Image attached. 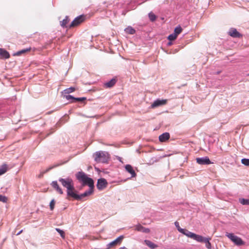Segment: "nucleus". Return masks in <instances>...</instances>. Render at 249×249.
I'll list each match as a JSON object with an SVG mask.
<instances>
[{
    "label": "nucleus",
    "mask_w": 249,
    "mask_h": 249,
    "mask_svg": "<svg viewBox=\"0 0 249 249\" xmlns=\"http://www.w3.org/2000/svg\"><path fill=\"white\" fill-rule=\"evenodd\" d=\"M22 231H23L22 230H21V231H18V233H17V235H19V234H20L22 232Z\"/></svg>",
    "instance_id": "41"
},
{
    "label": "nucleus",
    "mask_w": 249,
    "mask_h": 249,
    "mask_svg": "<svg viewBox=\"0 0 249 249\" xmlns=\"http://www.w3.org/2000/svg\"><path fill=\"white\" fill-rule=\"evenodd\" d=\"M107 182L106 179L104 178H100L97 180V188L99 190H102L107 187Z\"/></svg>",
    "instance_id": "7"
},
{
    "label": "nucleus",
    "mask_w": 249,
    "mask_h": 249,
    "mask_svg": "<svg viewBox=\"0 0 249 249\" xmlns=\"http://www.w3.org/2000/svg\"><path fill=\"white\" fill-rule=\"evenodd\" d=\"M123 238H124L123 236H122V235L120 236L117 238H116L115 240H114V241H113L111 242L110 243H109V244H108L107 245V249L112 248L114 246H116L118 244L120 243L121 242L122 239H123Z\"/></svg>",
    "instance_id": "8"
},
{
    "label": "nucleus",
    "mask_w": 249,
    "mask_h": 249,
    "mask_svg": "<svg viewBox=\"0 0 249 249\" xmlns=\"http://www.w3.org/2000/svg\"><path fill=\"white\" fill-rule=\"evenodd\" d=\"M196 161L200 165H209L212 163L208 157L197 158Z\"/></svg>",
    "instance_id": "6"
},
{
    "label": "nucleus",
    "mask_w": 249,
    "mask_h": 249,
    "mask_svg": "<svg viewBox=\"0 0 249 249\" xmlns=\"http://www.w3.org/2000/svg\"><path fill=\"white\" fill-rule=\"evenodd\" d=\"M8 169L7 164H3L0 167V176L4 174L6 172Z\"/></svg>",
    "instance_id": "22"
},
{
    "label": "nucleus",
    "mask_w": 249,
    "mask_h": 249,
    "mask_svg": "<svg viewBox=\"0 0 249 249\" xmlns=\"http://www.w3.org/2000/svg\"><path fill=\"white\" fill-rule=\"evenodd\" d=\"M85 20L84 15H80L74 18L70 25V27H74L81 24Z\"/></svg>",
    "instance_id": "5"
},
{
    "label": "nucleus",
    "mask_w": 249,
    "mask_h": 249,
    "mask_svg": "<svg viewBox=\"0 0 249 249\" xmlns=\"http://www.w3.org/2000/svg\"><path fill=\"white\" fill-rule=\"evenodd\" d=\"M75 90V88H74V87H70V88H67V89H64L62 92V93L63 94H69V93H71L74 91Z\"/></svg>",
    "instance_id": "23"
},
{
    "label": "nucleus",
    "mask_w": 249,
    "mask_h": 249,
    "mask_svg": "<svg viewBox=\"0 0 249 249\" xmlns=\"http://www.w3.org/2000/svg\"><path fill=\"white\" fill-rule=\"evenodd\" d=\"M89 189L87 191H86L84 193L79 195L77 194V191L75 190L73 196L71 198L77 200H80L83 197L88 196L90 195H91L93 192V189L94 186H89Z\"/></svg>",
    "instance_id": "4"
},
{
    "label": "nucleus",
    "mask_w": 249,
    "mask_h": 249,
    "mask_svg": "<svg viewBox=\"0 0 249 249\" xmlns=\"http://www.w3.org/2000/svg\"><path fill=\"white\" fill-rule=\"evenodd\" d=\"M135 230L138 231L145 233H148L150 231L149 229L145 228L140 224H138L136 226Z\"/></svg>",
    "instance_id": "11"
},
{
    "label": "nucleus",
    "mask_w": 249,
    "mask_h": 249,
    "mask_svg": "<svg viewBox=\"0 0 249 249\" xmlns=\"http://www.w3.org/2000/svg\"><path fill=\"white\" fill-rule=\"evenodd\" d=\"M57 165H56V166H57ZM54 167V166H52V167H50L49 168H48V169H47L44 172H43V174H44L48 171H49L50 170L52 169Z\"/></svg>",
    "instance_id": "39"
},
{
    "label": "nucleus",
    "mask_w": 249,
    "mask_h": 249,
    "mask_svg": "<svg viewBox=\"0 0 249 249\" xmlns=\"http://www.w3.org/2000/svg\"><path fill=\"white\" fill-rule=\"evenodd\" d=\"M206 238V237H203L201 235L196 234L195 233L193 239L198 242L203 243L204 242Z\"/></svg>",
    "instance_id": "15"
},
{
    "label": "nucleus",
    "mask_w": 249,
    "mask_h": 249,
    "mask_svg": "<svg viewBox=\"0 0 249 249\" xmlns=\"http://www.w3.org/2000/svg\"><path fill=\"white\" fill-rule=\"evenodd\" d=\"M177 36H178L176 34H175L174 33H173V34H170L168 36L167 38L169 41H172L175 40L177 38Z\"/></svg>",
    "instance_id": "31"
},
{
    "label": "nucleus",
    "mask_w": 249,
    "mask_h": 249,
    "mask_svg": "<svg viewBox=\"0 0 249 249\" xmlns=\"http://www.w3.org/2000/svg\"><path fill=\"white\" fill-rule=\"evenodd\" d=\"M63 121V119H60V121L56 123V126L60 127L61 126V122H62Z\"/></svg>",
    "instance_id": "40"
},
{
    "label": "nucleus",
    "mask_w": 249,
    "mask_h": 249,
    "mask_svg": "<svg viewBox=\"0 0 249 249\" xmlns=\"http://www.w3.org/2000/svg\"><path fill=\"white\" fill-rule=\"evenodd\" d=\"M64 97L67 100H71V103H74V101L75 100V98L74 97H73V96L72 95H66V94H64Z\"/></svg>",
    "instance_id": "30"
},
{
    "label": "nucleus",
    "mask_w": 249,
    "mask_h": 249,
    "mask_svg": "<svg viewBox=\"0 0 249 249\" xmlns=\"http://www.w3.org/2000/svg\"><path fill=\"white\" fill-rule=\"evenodd\" d=\"M144 242L148 247L152 249H156L158 247V245L148 240H145Z\"/></svg>",
    "instance_id": "18"
},
{
    "label": "nucleus",
    "mask_w": 249,
    "mask_h": 249,
    "mask_svg": "<svg viewBox=\"0 0 249 249\" xmlns=\"http://www.w3.org/2000/svg\"><path fill=\"white\" fill-rule=\"evenodd\" d=\"M229 35L233 37H239L241 36V34L234 28H231L230 30Z\"/></svg>",
    "instance_id": "13"
},
{
    "label": "nucleus",
    "mask_w": 249,
    "mask_h": 249,
    "mask_svg": "<svg viewBox=\"0 0 249 249\" xmlns=\"http://www.w3.org/2000/svg\"><path fill=\"white\" fill-rule=\"evenodd\" d=\"M93 158L94 160L98 163H107L109 159L110 155L107 152L99 151L94 153Z\"/></svg>",
    "instance_id": "3"
},
{
    "label": "nucleus",
    "mask_w": 249,
    "mask_h": 249,
    "mask_svg": "<svg viewBox=\"0 0 249 249\" xmlns=\"http://www.w3.org/2000/svg\"><path fill=\"white\" fill-rule=\"evenodd\" d=\"M119 158V160L121 161V158Z\"/></svg>",
    "instance_id": "44"
},
{
    "label": "nucleus",
    "mask_w": 249,
    "mask_h": 249,
    "mask_svg": "<svg viewBox=\"0 0 249 249\" xmlns=\"http://www.w3.org/2000/svg\"><path fill=\"white\" fill-rule=\"evenodd\" d=\"M226 236L228 237L232 242L236 236V235H235L233 233L229 232H226Z\"/></svg>",
    "instance_id": "32"
},
{
    "label": "nucleus",
    "mask_w": 249,
    "mask_h": 249,
    "mask_svg": "<svg viewBox=\"0 0 249 249\" xmlns=\"http://www.w3.org/2000/svg\"><path fill=\"white\" fill-rule=\"evenodd\" d=\"M175 225L179 232L181 233L182 231H183L184 229L181 228L180 227L178 221H176L175 222Z\"/></svg>",
    "instance_id": "33"
},
{
    "label": "nucleus",
    "mask_w": 249,
    "mask_h": 249,
    "mask_svg": "<svg viewBox=\"0 0 249 249\" xmlns=\"http://www.w3.org/2000/svg\"><path fill=\"white\" fill-rule=\"evenodd\" d=\"M239 202L243 205H249V199L246 198H240Z\"/></svg>",
    "instance_id": "27"
},
{
    "label": "nucleus",
    "mask_w": 249,
    "mask_h": 249,
    "mask_svg": "<svg viewBox=\"0 0 249 249\" xmlns=\"http://www.w3.org/2000/svg\"><path fill=\"white\" fill-rule=\"evenodd\" d=\"M182 30L181 26L178 25L175 28L174 33L178 36L182 32Z\"/></svg>",
    "instance_id": "25"
},
{
    "label": "nucleus",
    "mask_w": 249,
    "mask_h": 249,
    "mask_svg": "<svg viewBox=\"0 0 249 249\" xmlns=\"http://www.w3.org/2000/svg\"><path fill=\"white\" fill-rule=\"evenodd\" d=\"M7 200V198L5 196L0 195V201L6 202Z\"/></svg>",
    "instance_id": "38"
},
{
    "label": "nucleus",
    "mask_w": 249,
    "mask_h": 249,
    "mask_svg": "<svg viewBox=\"0 0 249 249\" xmlns=\"http://www.w3.org/2000/svg\"><path fill=\"white\" fill-rule=\"evenodd\" d=\"M86 100V97H75V100L73 102H74V103L77 102H82Z\"/></svg>",
    "instance_id": "35"
},
{
    "label": "nucleus",
    "mask_w": 249,
    "mask_h": 249,
    "mask_svg": "<svg viewBox=\"0 0 249 249\" xmlns=\"http://www.w3.org/2000/svg\"><path fill=\"white\" fill-rule=\"evenodd\" d=\"M116 82V80L114 78L111 79L108 82L105 83V86L107 88H111L113 87Z\"/></svg>",
    "instance_id": "21"
},
{
    "label": "nucleus",
    "mask_w": 249,
    "mask_h": 249,
    "mask_svg": "<svg viewBox=\"0 0 249 249\" xmlns=\"http://www.w3.org/2000/svg\"><path fill=\"white\" fill-rule=\"evenodd\" d=\"M77 179L82 183V186H94L92 178L88 177L87 175L82 171L77 172L76 175Z\"/></svg>",
    "instance_id": "2"
},
{
    "label": "nucleus",
    "mask_w": 249,
    "mask_h": 249,
    "mask_svg": "<svg viewBox=\"0 0 249 249\" xmlns=\"http://www.w3.org/2000/svg\"><path fill=\"white\" fill-rule=\"evenodd\" d=\"M31 50V48H29L21 50L17 52L16 53L14 54L15 55L19 56L22 53H24L28 51H30Z\"/></svg>",
    "instance_id": "24"
},
{
    "label": "nucleus",
    "mask_w": 249,
    "mask_h": 249,
    "mask_svg": "<svg viewBox=\"0 0 249 249\" xmlns=\"http://www.w3.org/2000/svg\"><path fill=\"white\" fill-rule=\"evenodd\" d=\"M148 17L150 20L152 22L155 21L157 18L156 16L152 12L148 14Z\"/></svg>",
    "instance_id": "28"
},
{
    "label": "nucleus",
    "mask_w": 249,
    "mask_h": 249,
    "mask_svg": "<svg viewBox=\"0 0 249 249\" xmlns=\"http://www.w3.org/2000/svg\"><path fill=\"white\" fill-rule=\"evenodd\" d=\"M241 163L246 166L249 165V159L244 158L241 160Z\"/></svg>",
    "instance_id": "34"
},
{
    "label": "nucleus",
    "mask_w": 249,
    "mask_h": 249,
    "mask_svg": "<svg viewBox=\"0 0 249 249\" xmlns=\"http://www.w3.org/2000/svg\"><path fill=\"white\" fill-rule=\"evenodd\" d=\"M69 20L68 18V17L66 16L65 17V18L62 21H61V26L62 27H65L66 26V24L69 22Z\"/></svg>",
    "instance_id": "29"
},
{
    "label": "nucleus",
    "mask_w": 249,
    "mask_h": 249,
    "mask_svg": "<svg viewBox=\"0 0 249 249\" xmlns=\"http://www.w3.org/2000/svg\"><path fill=\"white\" fill-rule=\"evenodd\" d=\"M172 42H171V41H170V42H169L168 43V45H172Z\"/></svg>",
    "instance_id": "43"
},
{
    "label": "nucleus",
    "mask_w": 249,
    "mask_h": 249,
    "mask_svg": "<svg viewBox=\"0 0 249 249\" xmlns=\"http://www.w3.org/2000/svg\"><path fill=\"white\" fill-rule=\"evenodd\" d=\"M0 56L5 59L10 57L9 53L5 50L1 48H0Z\"/></svg>",
    "instance_id": "16"
},
{
    "label": "nucleus",
    "mask_w": 249,
    "mask_h": 249,
    "mask_svg": "<svg viewBox=\"0 0 249 249\" xmlns=\"http://www.w3.org/2000/svg\"><path fill=\"white\" fill-rule=\"evenodd\" d=\"M232 242L237 246H241L244 244V242L242 239L236 235Z\"/></svg>",
    "instance_id": "17"
},
{
    "label": "nucleus",
    "mask_w": 249,
    "mask_h": 249,
    "mask_svg": "<svg viewBox=\"0 0 249 249\" xmlns=\"http://www.w3.org/2000/svg\"><path fill=\"white\" fill-rule=\"evenodd\" d=\"M170 138V134L168 132H165L159 136V141L161 142H165Z\"/></svg>",
    "instance_id": "14"
},
{
    "label": "nucleus",
    "mask_w": 249,
    "mask_h": 249,
    "mask_svg": "<svg viewBox=\"0 0 249 249\" xmlns=\"http://www.w3.org/2000/svg\"><path fill=\"white\" fill-rule=\"evenodd\" d=\"M166 103H167V100L157 99L153 102V103L151 105V107L152 108H155V107L165 105L166 104Z\"/></svg>",
    "instance_id": "9"
},
{
    "label": "nucleus",
    "mask_w": 249,
    "mask_h": 249,
    "mask_svg": "<svg viewBox=\"0 0 249 249\" xmlns=\"http://www.w3.org/2000/svg\"><path fill=\"white\" fill-rule=\"evenodd\" d=\"M55 230L60 234V235H61V236L62 237H63V238L64 237L65 232L63 231H62V230H61L59 228H56Z\"/></svg>",
    "instance_id": "37"
},
{
    "label": "nucleus",
    "mask_w": 249,
    "mask_h": 249,
    "mask_svg": "<svg viewBox=\"0 0 249 249\" xmlns=\"http://www.w3.org/2000/svg\"><path fill=\"white\" fill-rule=\"evenodd\" d=\"M181 233H182L184 235H186V236L190 237L191 238H192V239L193 238L194 234H195V233L189 231L188 230H187L186 229H184L183 230V231H182L181 232Z\"/></svg>",
    "instance_id": "19"
},
{
    "label": "nucleus",
    "mask_w": 249,
    "mask_h": 249,
    "mask_svg": "<svg viewBox=\"0 0 249 249\" xmlns=\"http://www.w3.org/2000/svg\"><path fill=\"white\" fill-rule=\"evenodd\" d=\"M58 181L64 187L67 189V195L68 197L71 198L75 191L72 179L69 177L66 178H60L58 179Z\"/></svg>",
    "instance_id": "1"
},
{
    "label": "nucleus",
    "mask_w": 249,
    "mask_h": 249,
    "mask_svg": "<svg viewBox=\"0 0 249 249\" xmlns=\"http://www.w3.org/2000/svg\"><path fill=\"white\" fill-rule=\"evenodd\" d=\"M54 205H55L54 199H52L50 203V208L51 211H53L54 209Z\"/></svg>",
    "instance_id": "36"
},
{
    "label": "nucleus",
    "mask_w": 249,
    "mask_h": 249,
    "mask_svg": "<svg viewBox=\"0 0 249 249\" xmlns=\"http://www.w3.org/2000/svg\"><path fill=\"white\" fill-rule=\"evenodd\" d=\"M119 249H127L126 248H125V247H123L120 248Z\"/></svg>",
    "instance_id": "42"
},
{
    "label": "nucleus",
    "mask_w": 249,
    "mask_h": 249,
    "mask_svg": "<svg viewBox=\"0 0 249 249\" xmlns=\"http://www.w3.org/2000/svg\"><path fill=\"white\" fill-rule=\"evenodd\" d=\"M126 33L130 35H134L136 33L135 30L131 26H128L124 29Z\"/></svg>",
    "instance_id": "20"
},
{
    "label": "nucleus",
    "mask_w": 249,
    "mask_h": 249,
    "mask_svg": "<svg viewBox=\"0 0 249 249\" xmlns=\"http://www.w3.org/2000/svg\"><path fill=\"white\" fill-rule=\"evenodd\" d=\"M52 187L59 194L62 195L63 194L62 189L59 187L57 181H53L51 184Z\"/></svg>",
    "instance_id": "10"
},
{
    "label": "nucleus",
    "mask_w": 249,
    "mask_h": 249,
    "mask_svg": "<svg viewBox=\"0 0 249 249\" xmlns=\"http://www.w3.org/2000/svg\"><path fill=\"white\" fill-rule=\"evenodd\" d=\"M125 169L127 172L131 175V178H134L136 176V173L131 165L126 164L125 166Z\"/></svg>",
    "instance_id": "12"
},
{
    "label": "nucleus",
    "mask_w": 249,
    "mask_h": 249,
    "mask_svg": "<svg viewBox=\"0 0 249 249\" xmlns=\"http://www.w3.org/2000/svg\"><path fill=\"white\" fill-rule=\"evenodd\" d=\"M211 239V238H207L204 242V243H205L206 247L208 249H211L212 248L211 243L210 242V240Z\"/></svg>",
    "instance_id": "26"
}]
</instances>
